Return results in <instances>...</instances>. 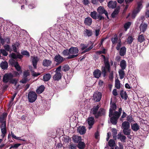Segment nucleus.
Segmentation results:
<instances>
[{
    "mask_svg": "<svg viewBox=\"0 0 149 149\" xmlns=\"http://www.w3.org/2000/svg\"><path fill=\"white\" fill-rule=\"evenodd\" d=\"M116 108V106L115 104H111L109 116L110 117L113 116L111 118L110 120L111 122L114 125L116 124L117 120L119 118L122 111V109L120 108L119 109L118 111H116L113 112V111H115Z\"/></svg>",
    "mask_w": 149,
    "mask_h": 149,
    "instance_id": "obj_1",
    "label": "nucleus"
},
{
    "mask_svg": "<svg viewBox=\"0 0 149 149\" xmlns=\"http://www.w3.org/2000/svg\"><path fill=\"white\" fill-rule=\"evenodd\" d=\"M92 23V19L90 17H87L85 18L84 20V23L85 24L88 26L91 25Z\"/></svg>",
    "mask_w": 149,
    "mask_h": 149,
    "instance_id": "obj_24",
    "label": "nucleus"
},
{
    "mask_svg": "<svg viewBox=\"0 0 149 149\" xmlns=\"http://www.w3.org/2000/svg\"><path fill=\"white\" fill-rule=\"evenodd\" d=\"M77 130L81 134H84L86 132L85 127L83 126L79 127L78 128Z\"/></svg>",
    "mask_w": 149,
    "mask_h": 149,
    "instance_id": "obj_21",
    "label": "nucleus"
},
{
    "mask_svg": "<svg viewBox=\"0 0 149 149\" xmlns=\"http://www.w3.org/2000/svg\"><path fill=\"white\" fill-rule=\"evenodd\" d=\"M123 131L124 134L127 136H129L130 134L131 130L130 128L126 129H123Z\"/></svg>",
    "mask_w": 149,
    "mask_h": 149,
    "instance_id": "obj_38",
    "label": "nucleus"
},
{
    "mask_svg": "<svg viewBox=\"0 0 149 149\" xmlns=\"http://www.w3.org/2000/svg\"><path fill=\"white\" fill-rule=\"evenodd\" d=\"M97 11L98 13V17L100 20L104 19V17L101 15L103 14H104L108 18V13L107 11L105 10L103 7L101 6L99 7L97 9Z\"/></svg>",
    "mask_w": 149,
    "mask_h": 149,
    "instance_id": "obj_4",
    "label": "nucleus"
},
{
    "mask_svg": "<svg viewBox=\"0 0 149 149\" xmlns=\"http://www.w3.org/2000/svg\"><path fill=\"white\" fill-rule=\"evenodd\" d=\"M93 74L95 78H99L101 75V72L100 70L97 69L94 71Z\"/></svg>",
    "mask_w": 149,
    "mask_h": 149,
    "instance_id": "obj_19",
    "label": "nucleus"
},
{
    "mask_svg": "<svg viewBox=\"0 0 149 149\" xmlns=\"http://www.w3.org/2000/svg\"><path fill=\"white\" fill-rule=\"evenodd\" d=\"M28 80V79L27 78H26L23 77V78L20 81V82L23 84H25L26 82Z\"/></svg>",
    "mask_w": 149,
    "mask_h": 149,
    "instance_id": "obj_55",
    "label": "nucleus"
},
{
    "mask_svg": "<svg viewBox=\"0 0 149 149\" xmlns=\"http://www.w3.org/2000/svg\"><path fill=\"white\" fill-rule=\"evenodd\" d=\"M13 77V75L11 74H6L3 76V81L4 82L7 83L10 82L11 79Z\"/></svg>",
    "mask_w": 149,
    "mask_h": 149,
    "instance_id": "obj_9",
    "label": "nucleus"
},
{
    "mask_svg": "<svg viewBox=\"0 0 149 149\" xmlns=\"http://www.w3.org/2000/svg\"><path fill=\"white\" fill-rule=\"evenodd\" d=\"M101 93L99 92H96L93 95L94 100L96 102L99 101L101 100Z\"/></svg>",
    "mask_w": 149,
    "mask_h": 149,
    "instance_id": "obj_10",
    "label": "nucleus"
},
{
    "mask_svg": "<svg viewBox=\"0 0 149 149\" xmlns=\"http://www.w3.org/2000/svg\"><path fill=\"white\" fill-rule=\"evenodd\" d=\"M124 70L120 69L118 71L119 76L120 79H123L125 76V72L124 71Z\"/></svg>",
    "mask_w": 149,
    "mask_h": 149,
    "instance_id": "obj_31",
    "label": "nucleus"
},
{
    "mask_svg": "<svg viewBox=\"0 0 149 149\" xmlns=\"http://www.w3.org/2000/svg\"><path fill=\"white\" fill-rule=\"evenodd\" d=\"M126 139V137L121 132H119L116 137V139H119L122 142H125Z\"/></svg>",
    "mask_w": 149,
    "mask_h": 149,
    "instance_id": "obj_14",
    "label": "nucleus"
},
{
    "mask_svg": "<svg viewBox=\"0 0 149 149\" xmlns=\"http://www.w3.org/2000/svg\"><path fill=\"white\" fill-rule=\"evenodd\" d=\"M131 24V23L130 22H128L126 23L124 25V28L125 31H126L128 29Z\"/></svg>",
    "mask_w": 149,
    "mask_h": 149,
    "instance_id": "obj_45",
    "label": "nucleus"
},
{
    "mask_svg": "<svg viewBox=\"0 0 149 149\" xmlns=\"http://www.w3.org/2000/svg\"><path fill=\"white\" fill-rule=\"evenodd\" d=\"M130 123L127 121H124L122 124L121 128L123 129H126L130 128Z\"/></svg>",
    "mask_w": 149,
    "mask_h": 149,
    "instance_id": "obj_17",
    "label": "nucleus"
},
{
    "mask_svg": "<svg viewBox=\"0 0 149 149\" xmlns=\"http://www.w3.org/2000/svg\"><path fill=\"white\" fill-rule=\"evenodd\" d=\"M112 93L114 95H117V92L116 90V89H114V90H113L112 91Z\"/></svg>",
    "mask_w": 149,
    "mask_h": 149,
    "instance_id": "obj_64",
    "label": "nucleus"
},
{
    "mask_svg": "<svg viewBox=\"0 0 149 149\" xmlns=\"http://www.w3.org/2000/svg\"><path fill=\"white\" fill-rule=\"evenodd\" d=\"M30 75V72L29 70H25L23 72V77L27 78V77Z\"/></svg>",
    "mask_w": 149,
    "mask_h": 149,
    "instance_id": "obj_48",
    "label": "nucleus"
},
{
    "mask_svg": "<svg viewBox=\"0 0 149 149\" xmlns=\"http://www.w3.org/2000/svg\"><path fill=\"white\" fill-rule=\"evenodd\" d=\"M22 54L27 56L29 57L30 56V54L29 52L27 51H24L22 52Z\"/></svg>",
    "mask_w": 149,
    "mask_h": 149,
    "instance_id": "obj_57",
    "label": "nucleus"
},
{
    "mask_svg": "<svg viewBox=\"0 0 149 149\" xmlns=\"http://www.w3.org/2000/svg\"><path fill=\"white\" fill-rule=\"evenodd\" d=\"M119 146H116L115 147V149H123V144L120 142L118 143Z\"/></svg>",
    "mask_w": 149,
    "mask_h": 149,
    "instance_id": "obj_54",
    "label": "nucleus"
},
{
    "mask_svg": "<svg viewBox=\"0 0 149 149\" xmlns=\"http://www.w3.org/2000/svg\"><path fill=\"white\" fill-rule=\"evenodd\" d=\"M64 60V58L59 54L55 56L54 61L60 64Z\"/></svg>",
    "mask_w": 149,
    "mask_h": 149,
    "instance_id": "obj_11",
    "label": "nucleus"
},
{
    "mask_svg": "<svg viewBox=\"0 0 149 149\" xmlns=\"http://www.w3.org/2000/svg\"><path fill=\"white\" fill-rule=\"evenodd\" d=\"M102 56H103L104 59L105 66L102 67V73H103L104 74V76H105V74L106 72V70L109 72H110V65L108 60L106 59L105 56L103 55H102Z\"/></svg>",
    "mask_w": 149,
    "mask_h": 149,
    "instance_id": "obj_5",
    "label": "nucleus"
},
{
    "mask_svg": "<svg viewBox=\"0 0 149 149\" xmlns=\"http://www.w3.org/2000/svg\"><path fill=\"white\" fill-rule=\"evenodd\" d=\"M19 45V44L18 43H16L13 45L12 46L13 51L16 52H17V47Z\"/></svg>",
    "mask_w": 149,
    "mask_h": 149,
    "instance_id": "obj_37",
    "label": "nucleus"
},
{
    "mask_svg": "<svg viewBox=\"0 0 149 149\" xmlns=\"http://www.w3.org/2000/svg\"><path fill=\"white\" fill-rule=\"evenodd\" d=\"M72 139L75 143H78L81 141V137L80 136L75 135L72 136Z\"/></svg>",
    "mask_w": 149,
    "mask_h": 149,
    "instance_id": "obj_22",
    "label": "nucleus"
},
{
    "mask_svg": "<svg viewBox=\"0 0 149 149\" xmlns=\"http://www.w3.org/2000/svg\"><path fill=\"white\" fill-rule=\"evenodd\" d=\"M93 33L92 30L85 29L83 31L84 36L85 37H89L92 36Z\"/></svg>",
    "mask_w": 149,
    "mask_h": 149,
    "instance_id": "obj_12",
    "label": "nucleus"
},
{
    "mask_svg": "<svg viewBox=\"0 0 149 149\" xmlns=\"http://www.w3.org/2000/svg\"><path fill=\"white\" fill-rule=\"evenodd\" d=\"M38 59L37 57H33L32 59V63L33 66L35 68H36V65Z\"/></svg>",
    "mask_w": 149,
    "mask_h": 149,
    "instance_id": "obj_28",
    "label": "nucleus"
},
{
    "mask_svg": "<svg viewBox=\"0 0 149 149\" xmlns=\"http://www.w3.org/2000/svg\"><path fill=\"white\" fill-rule=\"evenodd\" d=\"M40 74V73H39L33 71L32 72V75L33 76L37 77Z\"/></svg>",
    "mask_w": 149,
    "mask_h": 149,
    "instance_id": "obj_59",
    "label": "nucleus"
},
{
    "mask_svg": "<svg viewBox=\"0 0 149 149\" xmlns=\"http://www.w3.org/2000/svg\"><path fill=\"white\" fill-rule=\"evenodd\" d=\"M147 25L146 24H141L140 26V30L141 31L144 32L147 29Z\"/></svg>",
    "mask_w": 149,
    "mask_h": 149,
    "instance_id": "obj_25",
    "label": "nucleus"
},
{
    "mask_svg": "<svg viewBox=\"0 0 149 149\" xmlns=\"http://www.w3.org/2000/svg\"><path fill=\"white\" fill-rule=\"evenodd\" d=\"M51 76L49 73L45 74L43 76V80L45 81H48L51 78Z\"/></svg>",
    "mask_w": 149,
    "mask_h": 149,
    "instance_id": "obj_26",
    "label": "nucleus"
},
{
    "mask_svg": "<svg viewBox=\"0 0 149 149\" xmlns=\"http://www.w3.org/2000/svg\"><path fill=\"white\" fill-rule=\"evenodd\" d=\"M118 13V10H115L112 13L111 15L113 17H114L116 15H117Z\"/></svg>",
    "mask_w": 149,
    "mask_h": 149,
    "instance_id": "obj_56",
    "label": "nucleus"
},
{
    "mask_svg": "<svg viewBox=\"0 0 149 149\" xmlns=\"http://www.w3.org/2000/svg\"><path fill=\"white\" fill-rule=\"evenodd\" d=\"M88 122L89 125L88 128L89 130H90L92 127V126L94 123V118L93 117H89L88 118Z\"/></svg>",
    "mask_w": 149,
    "mask_h": 149,
    "instance_id": "obj_15",
    "label": "nucleus"
},
{
    "mask_svg": "<svg viewBox=\"0 0 149 149\" xmlns=\"http://www.w3.org/2000/svg\"><path fill=\"white\" fill-rule=\"evenodd\" d=\"M0 66L3 69H6L8 67V63L7 62L5 61L2 62L0 64Z\"/></svg>",
    "mask_w": 149,
    "mask_h": 149,
    "instance_id": "obj_35",
    "label": "nucleus"
},
{
    "mask_svg": "<svg viewBox=\"0 0 149 149\" xmlns=\"http://www.w3.org/2000/svg\"><path fill=\"white\" fill-rule=\"evenodd\" d=\"M145 40L144 36L143 35H139L138 37V41L140 43L142 42Z\"/></svg>",
    "mask_w": 149,
    "mask_h": 149,
    "instance_id": "obj_39",
    "label": "nucleus"
},
{
    "mask_svg": "<svg viewBox=\"0 0 149 149\" xmlns=\"http://www.w3.org/2000/svg\"><path fill=\"white\" fill-rule=\"evenodd\" d=\"M52 63L51 61L45 59L43 60L42 64L44 66L48 67L51 65Z\"/></svg>",
    "mask_w": 149,
    "mask_h": 149,
    "instance_id": "obj_20",
    "label": "nucleus"
},
{
    "mask_svg": "<svg viewBox=\"0 0 149 149\" xmlns=\"http://www.w3.org/2000/svg\"><path fill=\"white\" fill-rule=\"evenodd\" d=\"M109 146L112 147L115 144V141L113 139H110L108 142Z\"/></svg>",
    "mask_w": 149,
    "mask_h": 149,
    "instance_id": "obj_44",
    "label": "nucleus"
},
{
    "mask_svg": "<svg viewBox=\"0 0 149 149\" xmlns=\"http://www.w3.org/2000/svg\"><path fill=\"white\" fill-rule=\"evenodd\" d=\"M28 97L29 101L32 103L34 102L37 99V95L35 92L30 91L28 93Z\"/></svg>",
    "mask_w": 149,
    "mask_h": 149,
    "instance_id": "obj_6",
    "label": "nucleus"
},
{
    "mask_svg": "<svg viewBox=\"0 0 149 149\" xmlns=\"http://www.w3.org/2000/svg\"><path fill=\"white\" fill-rule=\"evenodd\" d=\"M17 80L16 79H13L12 78L10 81V83L14 84L16 85L17 83Z\"/></svg>",
    "mask_w": 149,
    "mask_h": 149,
    "instance_id": "obj_51",
    "label": "nucleus"
},
{
    "mask_svg": "<svg viewBox=\"0 0 149 149\" xmlns=\"http://www.w3.org/2000/svg\"><path fill=\"white\" fill-rule=\"evenodd\" d=\"M61 66H59L58 67L55 71V74L53 77L54 80L58 81L61 78L62 74L61 73Z\"/></svg>",
    "mask_w": 149,
    "mask_h": 149,
    "instance_id": "obj_7",
    "label": "nucleus"
},
{
    "mask_svg": "<svg viewBox=\"0 0 149 149\" xmlns=\"http://www.w3.org/2000/svg\"><path fill=\"white\" fill-rule=\"evenodd\" d=\"M10 56L12 58L14 59H16L17 58L21 59L22 57V56L21 55H16L14 53H12L10 54Z\"/></svg>",
    "mask_w": 149,
    "mask_h": 149,
    "instance_id": "obj_32",
    "label": "nucleus"
},
{
    "mask_svg": "<svg viewBox=\"0 0 149 149\" xmlns=\"http://www.w3.org/2000/svg\"><path fill=\"white\" fill-rule=\"evenodd\" d=\"M36 7V5L34 4H30L29 5V7L30 9H32Z\"/></svg>",
    "mask_w": 149,
    "mask_h": 149,
    "instance_id": "obj_63",
    "label": "nucleus"
},
{
    "mask_svg": "<svg viewBox=\"0 0 149 149\" xmlns=\"http://www.w3.org/2000/svg\"><path fill=\"white\" fill-rule=\"evenodd\" d=\"M127 116L126 113L124 111L123 112V114L120 118V120H123L122 119L125 118Z\"/></svg>",
    "mask_w": 149,
    "mask_h": 149,
    "instance_id": "obj_60",
    "label": "nucleus"
},
{
    "mask_svg": "<svg viewBox=\"0 0 149 149\" xmlns=\"http://www.w3.org/2000/svg\"><path fill=\"white\" fill-rule=\"evenodd\" d=\"M126 120L127 121L130 123L134 122L133 118L131 115H128L127 116Z\"/></svg>",
    "mask_w": 149,
    "mask_h": 149,
    "instance_id": "obj_41",
    "label": "nucleus"
},
{
    "mask_svg": "<svg viewBox=\"0 0 149 149\" xmlns=\"http://www.w3.org/2000/svg\"><path fill=\"white\" fill-rule=\"evenodd\" d=\"M69 69V66L67 65H64L62 68V70L65 72L68 71Z\"/></svg>",
    "mask_w": 149,
    "mask_h": 149,
    "instance_id": "obj_50",
    "label": "nucleus"
},
{
    "mask_svg": "<svg viewBox=\"0 0 149 149\" xmlns=\"http://www.w3.org/2000/svg\"><path fill=\"white\" fill-rule=\"evenodd\" d=\"M112 132L113 136L114 139H116V134H117V130L114 128H113L112 130Z\"/></svg>",
    "mask_w": 149,
    "mask_h": 149,
    "instance_id": "obj_42",
    "label": "nucleus"
},
{
    "mask_svg": "<svg viewBox=\"0 0 149 149\" xmlns=\"http://www.w3.org/2000/svg\"><path fill=\"white\" fill-rule=\"evenodd\" d=\"M63 54L65 56H69L70 55L69 53V50L66 49L64 50L63 52Z\"/></svg>",
    "mask_w": 149,
    "mask_h": 149,
    "instance_id": "obj_49",
    "label": "nucleus"
},
{
    "mask_svg": "<svg viewBox=\"0 0 149 149\" xmlns=\"http://www.w3.org/2000/svg\"><path fill=\"white\" fill-rule=\"evenodd\" d=\"M142 8L141 3L140 2L138 3L137 7L133 10L132 15V17L134 18L137 14L140 12Z\"/></svg>",
    "mask_w": 149,
    "mask_h": 149,
    "instance_id": "obj_8",
    "label": "nucleus"
},
{
    "mask_svg": "<svg viewBox=\"0 0 149 149\" xmlns=\"http://www.w3.org/2000/svg\"><path fill=\"white\" fill-rule=\"evenodd\" d=\"M83 2L84 4L85 5H88L89 3L88 0H83Z\"/></svg>",
    "mask_w": 149,
    "mask_h": 149,
    "instance_id": "obj_62",
    "label": "nucleus"
},
{
    "mask_svg": "<svg viewBox=\"0 0 149 149\" xmlns=\"http://www.w3.org/2000/svg\"><path fill=\"white\" fill-rule=\"evenodd\" d=\"M120 95L121 98L123 99H124L125 100L127 98V96L126 92L122 90L120 91Z\"/></svg>",
    "mask_w": 149,
    "mask_h": 149,
    "instance_id": "obj_29",
    "label": "nucleus"
},
{
    "mask_svg": "<svg viewBox=\"0 0 149 149\" xmlns=\"http://www.w3.org/2000/svg\"><path fill=\"white\" fill-rule=\"evenodd\" d=\"M0 52L4 56H7L8 54V53L6 52V50L5 49H0Z\"/></svg>",
    "mask_w": 149,
    "mask_h": 149,
    "instance_id": "obj_52",
    "label": "nucleus"
},
{
    "mask_svg": "<svg viewBox=\"0 0 149 149\" xmlns=\"http://www.w3.org/2000/svg\"><path fill=\"white\" fill-rule=\"evenodd\" d=\"M121 45V42L120 41L119 42L117 45V46L116 47V49L117 50H119L120 49V47Z\"/></svg>",
    "mask_w": 149,
    "mask_h": 149,
    "instance_id": "obj_58",
    "label": "nucleus"
},
{
    "mask_svg": "<svg viewBox=\"0 0 149 149\" xmlns=\"http://www.w3.org/2000/svg\"><path fill=\"white\" fill-rule=\"evenodd\" d=\"M133 40V38L132 36H129L127 40V42L128 44H131Z\"/></svg>",
    "mask_w": 149,
    "mask_h": 149,
    "instance_id": "obj_47",
    "label": "nucleus"
},
{
    "mask_svg": "<svg viewBox=\"0 0 149 149\" xmlns=\"http://www.w3.org/2000/svg\"><path fill=\"white\" fill-rule=\"evenodd\" d=\"M132 129L135 132H136L139 129V126L136 123L131 124Z\"/></svg>",
    "mask_w": 149,
    "mask_h": 149,
    "instance_id": "obj_18",
    "label": "nucleus"
},
{
    "mask_svg": "<svg viewBox=\"0 0 149 149\" xmlns=\"http://www.w3.org/2000/svg\"><path fill=\"white\" fill-rule=\"evenodd\" d=\"M27 0H12V1L14 2H16V1H17L19 3H23L27 5Z\"/></svg>",
    "mask_w": 149,
    "mask_h": 149,
    "instance_id": "obj_43",
    "label": "nucleus"
},
{
    "mask_svg": "<svg viewBox=\"0 0 149 149\" xmlns=\"http://www.w3.org/2000/svg\"><path fill=\"white\" fill-rule=\"evenodd\" d=\"M45 87L43 86H41L39 87L36 90V92L38 94H40L42 93L44 90Z\"/></svg>",
    "mask_w": 149,
    "mask_h": 149,
    "instance_id": "obj_34",
    "label": "nucleus"
},
{
    "mask_svg": "<svg viewBox=\"0 0 149 149\" xmlns=\"http://www.w3.org/2000/svg\"><path fill=\"white\" fill-rule=\"evenodd\" d=\"M4 48L5 50L7 51H8L10 52H11L13 51L12 49L10 48V46L8 45H5L4 46Z\"/></svg>",
    "mask_w": 149,
    "mask_h": 149,
    "instance_id": "obj_46",
    "label": "nucleus"
},
{
    "mask_svg": "<svg viewBox=\"0 0 149 149\" xmlns=\"http://www.w3.org/2000/svg\"><path fill=\"white\" fill-rule=\"evenodd\" d=\"M88 47V45L84 44L81 45V47L82 50H83Z\"/></svg>",
    "mask_w": 149,
    "mask_h": 149,
    "instance_id": "obj_61",
    "label": "nucleus"
},
{
    "mask_svg": "<svg viewBox=\"0 0 149 149\" xmlns=\"http://www.w3.org/2000/svg\"><path fill=\"white\" fill-rule=\"evenodd\" d=\"M118 40V37L117 36H114V38L111 39V41L113 44H115L117 41Z\"/></svg>",
    "mask_w": 149,
    "mask_h": 149,
    "instance_id": "obj_53",
    "label": "nucleus"
},
{
    "mask_svg": "<svg viewBox=\"0 0 149 149\" xmlns=\"http://www.w3.org/2000/svg\"><path fill=\"white\" fill-rule=\"evenodd\" d=\"M99 106L98 105L93 107L91 110L92 113L94 115L96 118H98L99 116H101L104 114L105 110L102 108H100L98 110Z\"/></svg>",
    "mask_w": 149,
    "mask_h": 149,
    "instance_id": "obj_2",
    "label": "nucleus"
},
{
    "mask_svg": "<svg viewBox=\"0 0 149 149\" xmlns=\"http://www.w3.org/2000/svg\"><path fill=\"white\" fill-rule=\"evenodd\" d=\"M120 66L121 68V69H125L126 66V61L124 60H122L120 62Z\"/></svg>",
    "mask_w": 149,
    "mask_h": 149,
    "instance_id": "obj_27",
    "label": "nucleus"
},
{
    "mask_svg": "<svg viewBox=\"0 0 149 149\" xmlns=\"http://www.w3.org/2000/svg\"><path fill=\"white\" fill-rule=\"evenodd\" d=\"M90 15L91 17L93 19H99L98 17V14L96 11L91 12Z\"/></svg>",
    "mask_w": 149,
    "mask_h": 149,
    "instance_id": "obj_23",
    "label": "nucleus"
},
{
    "mask_svg": "<svg viewBox=\"0 0 149 149\" xmlns=\"http://www.w3.org/2000/svg\"><path fill=\"white\" fill-rule=\"evenodd\" d=\"M79 50L77 47H72L69 49L70 56L68 58L72 59L76 57L78 55Z\"/></svg>",
    "mask_w": 149,
    "mask_h": 149,
    "instance_id": "obj_3",
    "label": "nucleus"
},
{
    "mask_svg": "<svg viewBox=\"0 0 149 149\" xmlns=\"http://www.w3.org/2000/svg\"><path fill=\"white\" fill-rule=\"evenodd\" d=\"M14 66L16 70L18 72H20V73H21L22 71L21 70V67L17 62H15Z\"/></svg>",
    "mask_w": 149,
    "mask_h": 149,
    "instance_id": "obj_33",
    "label": "nucleus"
},
{
    "mask_svg": "<svg viewBox=\"0 0 149 149\" xmlns=\"http://www.w3.org/2000/svg\"><path fill=\"white\" fill-rule=\"evenodd\" d=\"M1 129L2 133V136L3 137L6 133V124L5 123H2L1 127Z\"/></svg>",
    "mask_w": 149,
    "mask_h": 149,
    "instance_id": "obj_16",
    "label": "nucleus"
},
{
    "mask_svg": "<svg viewBox=\"0 0 149 149\" xmlns=\"http://www.w3.org/2000/svg\"><path fill=\"white\" fill-rule=\"evenodd\" d=\"M85 146V144L83 142L80 141L79 142L77 145L78 148L80 149H83L84 148Z\"/></svg>",
    "mask_w": 149,
    "mask_h": 149,
    "instance_id": "obj_40",
    "label": "nucleus"
},
{
    "mask_svg": "<svg viewBox=\"0 0 149 149\" xmlns=\"http://www.w3.org/2000/svg\"><path fill=\"white\" fill-rule=\"evenodd\" d=\"M126 48L125 47H122L120 51V55L122 56H124L125 54Z\"/></svg>",
    "mask_w": 149,
    "mask_h": 149,
    "instance_id": "obj_30",
    "label": "nucleus"
},
{
    "mask_svg": "<svg viewBox=\"0 0 149 149\" xmlns=\"http://www.w3.org/2000/svg\"><path fill=\"white\" fill-rule=\"evenodd\" d=\"M117 3L116 1H111L107 3V6L110 8L113 9L115 8L117 6Z\"/></svg>",
    "mask_w": 149,
    "mask_h": 149,
    "instance_id": "obj_13",
    "label": "nucleus"
},
{
    "mask_svg": "<svg viewBox=\"0 0 149 149\" xmlns=\"http://www.w3.org/2000/svg\"><path fill=\"white\" fill-rule=\"evenodd\" d=\"M115 86L117 89H119L120 88L121 85L120 82L118 79L115 80Z\"/></svg>",
    "mask_w": 149,
    "mask_h": 149,
    "instance_id": "obj_36",
    "label": "nucleus"
}]
</instances>
